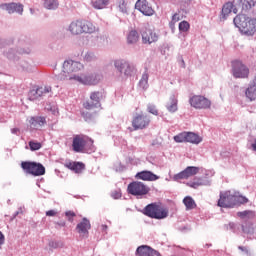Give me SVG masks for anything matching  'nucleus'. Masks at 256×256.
<instances>
[{
  "mask_svg": "<svg viewBox=\"0 0 256 256\" xmlns=\"http://www.w3.org/2000/svg\"><path fill=\"white\" fill-rule=\"evenodd\" d=\"M95 59V54L93 52H87L84 56V61H93Z\"/></svg>",
  "mask_w": 256,
  "mask_h": 256,
  "instance_id": "obj_47",
  "label": "nucleus"
},
{
  "mask_svg": "<svg viewBox=\"0 0 256 256\" xmlns=\"http://www.w3.org/2000/svg\"><path fill=\"white\" fill-rule=\"evenodd\" d=\"M234 25L239 29L243 35H255L256 33V19L249 18L245 14L237 15L234 20Z\"/></svg>",
  "mask_w": 256,
  "mask_h": 256,
  "instance_id": "obj_2",
  "label": "nucleus"
},
{
  "mask_svg": "<svg viewBox=\"0 0 256 256\" xmlns=\"http://www.w3.org/2000/svg\"><path fill=\"white\" fill-rule=\"evenodd\" d=\"M47 123V120H45V117L37 116V117H31L29 120V125L32 129H37V127H43Z\"/></svg>",
  "mask_w": 256,
  "mask_h": 256,
  "instance_id": "obj_24",
  "label": "nucleus"
},
{
  "mask_svg": "<svg viewBox=\"0 0 256 256\" xmlns=\"http://www.w3.org/2000/svg\"><path fill=\"white\" fill-rule=\"evenodd\" d=\"M136 253L139 256H153L156 252L153 250V248L147 245H142L137 248Z\"/></svg>",
  "mask_w": 256,
  "mask_h": 256,
  "instance_id": "obj_25",
  "label": "nucleus"
},
{
  "mask_svg": "<svg viewBox=\"0 0 256 256\" xmlns=\"http://www.w3.org/2000/svg\"><path fill=\"white\" fill-rule=\"evenodd\" d=\"M149 85V74L147 73H144L142 75V78L140 79L139 81V86L142 88V89H147Z\"/></svg>",
  "mask_w": 256,
  "mask_h": 256,
  "instance_id": "obj_36",
  "label": "nucleus"
},
{
  "mask_svg": "<svg viewBox=\"0 0 256 256\" xmlns=\"http://www.w3.org/2000/svg\"><path fill=\"white\" fill-rule=\"evenodd\" d=\"M234 199H235V205H239V204L243 205L249 202V199H247V197L241 196L237 192H234Z\"/></svg>",
  "mask_w": 256,
  "mask_h": 256,
  "instance_id": "obj_35",
  "label": "nucleus"
},
{
  "mask_svg": "<svg viewBox=\"0 0 256 256\" xmlns=\"http://www.w3.org/2000/svg\"><path fill=\"white\" fill-rule=\"evenodd\" d=\"M143 215L150 217V219H167L169 217V209L165 206H162L161 203H151L148 204L143 209Z\"/></svg>",
  "mask_w": 256,
  "mask_h": 256,
  "instance_id": "obj_3",
  "label": "nucleus"
},
{
  "mask_svg": "<svg viewBox=\"0 0 256 256\" xmlns=\"http://www.w3.org/2000/svg\"><path fill=\"white\" fill-rule=\"evenodd\" d=\"M203 141L199 135L193 132H186V143H193L194 145H199Z\"/></svg>",
  "mask_w": 256,
  "mask_h": 256,
  "instance_id": "obj_28",
  "label": "nucleus"
},
{
  "mask_svg": "<svg viewBox=\"0 0 256 256\" xmlns=\"http://www.w3.org/2000/svg\"><path fill=\"white\" fill-rule=\"evenodd\" d=\"M119 198H121V193H116L115 194V199H119Z\"/></svg>",
  "mask_w": 256,
  "mask_h": 256,
  "instance_id": "obj_54",
  "label": "nucleus"
},
{
  "mask_svg": "<svg viewBox=\"0 0 256 256\" xmlns=\"http://www.w3.org/2000/svg\"><path fill=\"white\" fill-rule=\"evenodd\" d=\"M69 31L72 35H82L83 33V20L78 19L70 23Z\"/></svg>",
  "mask_w": 256,
  "mask_h": 256,
  "instance_id": "obj_19",
  "label": "nucleus"
},
{
  "mask_svg": "<svg viewBox=\"0 0 256 256\" xmlns=\"http://www.w3.org/2000/svg\"><path fill=\"white\" fill-rule=\"evenodd\" d=\"M1 7L2 9H5L9 14L19 13L21 15L23 13V4L9 3L2 4Z\"/></svg>",
  "mask_w": 256,
  "mask_h": 256,
  "instance_id": "obj_21",
  "label": "nucleus"
},
{
  "mask_svg": "<svg viewBox=\"0 0 256 256\" xmlns=\"http://www.w3.org/2000/svg\"><path fill=\"white\" fill-rule=\"evenodd\" d=\"M178 103L179 101L177 100L175 95H171L166 103V109L169 111V113H176L178 110Z\"/></svg>",
  "mask_w": 256,
  "mask_h": 256,
  "instance_id": "obj_23",
  "label": "nucleus"
},
{
  "mask_svg": "<svg viewBox=\"0 0 256 256\" xmlns=\"http://www.w3.org/2000/svg\"><path fill=\"white\" fill-rule=\"evenodd\" d=\"M237 216L241 219H245V217H255V214L253 213V211L246 210L243 212H238Z\"/></svg>",
  "mask_w": 256,
  "mask_h": 256,
  "instance_id": "obj_41",
  "label": "nucleus"
},
{
  "mask_svg": "<svg viewBox=\"0 0 256 256\" xmlns=\"http://www.w3.org/2000/svg\"><path fill=\"white\" fill-rule=\"evenodd\" d=\"M185 1V3H189L191 0H184Z\"/></svg>",
  "mask_w": 256,
  "mask_h": 256,
  "instance_id": "obj_57",
  "label": "nucleus"
},
{
  "mask_svg": "<svg viewBox=\"0 0 256 256\" xmlns=\"http://www.w3.org/2000/svg\"><path fill=\"white\" fill-rule=\"evenodd\" d=\"M44 7L49 10L57 9L59 7V2L57 0H45Z\"/></svg>",
  "mask_w": 256,
  "mask_h": 256,
  "instance_id": "obj_34",
  "label": "nucleus"
},
{
  "mask_svg": "<svg viewBox=\"0 0 256 256\" xmlns=\"http://www.w3.org/2000/svg\"><path fill=\"white\" fill-rule=\"evenodd\" d=\"M5 243V235H3V232H0V245H3Z\"/></svg>",
  "mask_w": 256,
  "mask_h": 256,
  "instance_id": "obj_50",
  "label": "nucleus"
},
{
  "mask_svg": "<svg viewBox=\"0 0 256 256\" xmlns=\"http://www.w3.org/2000/svg\"><path fill=\"white\" fill-rule=\"evenodd\" d=\"M239 249H240L241 251H245V248L242 247V246H239Z\"/></svg>",
  "mask_w": 256,
  "mask_h": 256,
  "instance_id": "obj_56",
  "label": "nucleus"
},
{
  "mask_svg": "<svg viewBox=\"0 0 256 256\" xmlns=\"http://www.w3.org/2000/svg\"><path fill=\"white\" fill-rule=\"evenodd\" d=\"M56 225H59L60 227H65V221L57 222Z\"/></svg>",
  "mask_w": 256,
  "mask_h": 256,
  "instance_id": "obj_52",
  "label": "nucleus"
},
{
  "mask_svg": "<svg viewBox=\"0 0 256 256\" xmlns=\"http://www.w3.org/2000/svg\"><path fill=\"white\" fill-rule=\"evenodd\" d=\"M99 81H101V75L95 73L90 75L81 74L77 78V83H82V85H97Z\"/></svg>",
  "mask_w": 256,
  "mask_h": 256,
  "instance_id": "obj_17",
  "label": "nucleus"
},
{
  "mask_svg": "<svg viewBox=\"0 0 256 256\" xmlns=\"http://www.w3.org/2000/svg\"><path fill=\"white\" fill-rule=\"evenodd\" d=\"M21 167L25 173L33 175V177H41V175H45V166L41 163L23 161L21 162Z\"/></svg>",
  "mask_w": 256,
  "mask_h": 256,
  "instance_id": "obj_5",
  "label": "nucleus"
},
{
  "mask_svg": "<svg viewBox=\"0 0 256 256\" xmlns=\"http://www.w3.org/2000/svg\"><path fill=\"white\" fill-rule=\"evenodd\" d=\"M203 180L201 178L195 179L193 182L188 183V187H192V189H198V187L203 186Z\"/></svg>",
  "mask_w": 256,
  "mask_h": 256,
  "instance_id": "obj_39",
  "label": "nucleus"
},
{
  "mask_svg": "<svg viewBox=\"0 0 256 256\" xmlns=\"http://www.w3.org/2000/svg\"><path fill=\"white\" fill-rule=\"evenodd\" d=\"M72 149L75 153H83L85 149H93V140L87 136L76 135L73 138Z\"/></svg>",
  "mask_w": 256,
  "mask_h": 256,
  "instance_id": "obj_4",
  "label": "nucleus"
},
{
  "mask_svg": "<svg viewBox=\"0 0 256 256\" xmlns=\"http://www.w3.org/2000/svg\"><path fill=\"white\" fill-rule=\"evenodd\" d=\"M101 99H103L102 92H92L90 94V101H86L83 104L84 109H87V111H93V109H101Z\"/></svg>",
  "mask_w": 256,
  "mask_h": 256,
  "instance_id": "obj_10",
  "label": "nucleus"
},
{
  "mask_svg": "<svg viewBox=\"0 0 256 256\" xmlns=\"http://www.w3.org/2000/svg\"><path fill=\"white\" fill-rule=\"evenodd\" d=\"M190 105L194 109H209L211 107V100L207 99L205 96L195 95L190 98Z\"/></svg>",
  "mask_w": 256,
  "mask_h": 256,
  "instance_id": "obj_13",
  "label": "nucleus"
},
{
  "mask_svg": "<svg viewBox=\"0 0 256 256\" xmlns=\"http://www.w3.org/2000/svg\"><path fill=\"white\" fill-rule=\"evenodd\" d=\"M232 11L235 14L239 13V10L237 9V7H235L233 2H227L223 5V8H222L223 17H227Z\"/></svg>",
  "mask_w": 256,
  "mask_h": 256,
  "instance_id": "obj_26",
  "label": "nucleus"
},
{
  "mask_svg": "<svg viewBox=\"0 0 256 256\" xmlns=\"http://www.w3.org/2000/svg\"><path fill=\"white\" fill-rule=\"evenodd\" d=\"M252 149H253V151H256V139H255L254 143L252 144Z\"/></svg>",
  "mask_w": 256,
  "mask_h": 256,
  "instance_id": "obj_53",
  "label": "nucleus"
},
{
  "mask_svg": "<svg viewBox=\"0 0 256 256\" xmlns=\"http://www.w3.org/2000/svg\"><path fill=\"white\" fill-rule=\"evenodd\" d=\"M49 247H51L52 249H57V247H59V244L55 241H51L49 242Z\"/></svg>",
  "mask_w": 256,
  "mask_h": 256,
  "instance_id": "obj_49",
  "label": "nucleus"
},
{
  "mask_svg": "<svg viewBox=\"0 0 256 256\" xmlns=\"http://www.w3.org/2000/svg\"><path fill=\"white\" fill-rule=\"evenodd\" d=\"M242 231H243V233H246L247 235L253 233V231H254L253 223H251V222H245V223L242 225Z\"/></svg>",
  "mask_w": 256,
  "mask_h": 256,
  "instance_id": "obj_37",
  "label": "nucleus"
},
{
  "mask_svg": "<svg viewBox=\"0 0 256 256\" xmlns=\"http://www.w3.org/2000/svg\"><path fill=\"white\" fill-rule=\"evenodd\" d=\"M135 9L140 11L143 15H146V17H151V15L155 14V10H153V7L149 5L147 0H138L135 4Z\"/></svg>",
  "mask_w": 256,
  "mask_h": 256,
  "instance_id": "obj_16",
  "label": "nucleus"
},
{
  "mask_svg": "<svg viewBox=\"0 0 256 256\" xmlns=\"http://www.w3.org/2000/svg\"><path fill=\"white\" fill-rule=\"evenodd\" d=\"M199 173V167L195 166H188L185 170L175 174L173 176L174 181H181V179H189V177H195Z\"/></svg>",
  "mask_w": 256,
  "mask_h": 256,
  "instance_id": "obj_14",
  "label": "nucleus"
},
{
  "mask_svg": "<svg viewBox=\"0 0 256 256\" xmlns=\"http://www.w3.org/2000/svg\"><path fill=\"white\" fill-rule=\"evenodd\" d=\"M136 179H141V181H157L159 176L151 171H141L136 174Z\"/></svg>",
  "mask_w": 256,
  "mask_h": 256,
  "instance_id": "obj_22",
  "label": "nucleus"
},
{
  "mask_svg": "<svg viewBox=\"0 0 256 256\" xmlns=\"http://www.w3.org/2000/svg\"><path fill=\"white\" fill-rule=\"evenodd\" d=\"M127 191L130 195L141 197L143 195H147L151 189L143 182L134 181L128 185Z\"/></svg>",
  "mask_w": 256,
  "mask_h": 256,
  "instance_id": "obj_7",
  "label": "nucleus"
},
{
  "mask_svg": "<svg viewBox=\"0 0 256 256\" xmlns=\"http://www.w3.org/2000/svg\"><path fill=\"white\" fill-rule=\"evenodd\" d=\"M102 229L107 230V225H102Z\"/></svg>",
  "mask_w": 256,
  "mask_h": 256,
  "instance_id": "obj_55",
  "label": "nucleus"
},
{
  "mask_svg": "<svg viewBox=\"0 0 256 256\" xmlns=\"http://www.w3.org/2000/svg\"><path fill=\"white\" fill-rule=\"evenodd\" d=\"M174 141L176 143H187V132H182L174 136Z\"/></svg>",
  "mask_w": 256,
  "mask_h": 256,
  "instance_id": "obj_38",
  "label": "nucleus"
},
{
  "mask_svg": "<svg viewBox=\"0 0 256 256\" xmlns=\"http://www.w3.org/2000/svg\"><path fill=\"white\" fill-rule=\"evenodd\" d=\"M232 75L235 79H247L249 77V67L241 60H233L231 62Z\"/></svg>",
  "mask_w": 256,
  "mask_h": 256,
  "instance_id": "obj_6",
  "label": "nucleus"
},
{
  "mask_svg": "<svg viewBox=\"0 0 256 256\" xmlns=\"http://www.w3.org/2000/svg\"><path fill=\"white\" fill-rule=\"evenodd\" d=\"M148 113H151L152 115H159V110H157V106L155 105H149L147 108Z\"/></svg>",
  "mask_w": 256,
  "mask_h": 256,
  "instance_id": "obj_44",
  "label": "nucleus"
},
{
  "mask_svg": "<svg viewBox=\"0 0 256 256\" xmlns=\"http://www.w3.org/2000/svg\"><path fill=\"white\" fill-rule=\"evenodd\" d=\"M89 229H91V222L87 218H83L76 226V231L83 236L89 235Z\"/></svg>",
  "mask_w": 256,
  "mask_h": 256,
  "instance_id": "obj_18",
  "label": "nucleus"
},
{
  "mask_svg": "<svg viewBox=\"0 0 256 256\" xmlns=\"http://www.w3.org/2000/svg\"><path fill=\"white\" fill-rule=\"evenodd\" d=\"M64 167L70 169V171H74V173H83L85 170V164L83 162L68 161L64 164Z\"/></svg>",
  "mask_w": 256,
  "mask_h": 256,
  "instance_id": "obj_20",
  "label": "nucleus"
},
{
  "mask_svg": "<svg viewBox=\"0 0 256 256\" xmlns=\"http://www.w3.org/2000/svg\"><path fill=\"white\" fill-rule=\"evenodd\" d=\"M29 147L32 151H39V149H41L42 145H41V142L30 141Z\"/></svg>",
  "mask_w": 256,
  "mask_h": 256,
  "instance_id": "obj_42",
  "label": "nucleus"
},
{
  "mask_svg": "<svg viewBox=\"0 0 256 256\" xmlns=\"http://www.w3.org/2000/svg\"><path fill=\"white\" fill-rule=\"evenodd\" d=\"M237 3L239 7H241L242 11H249V9L255 7L256 0H238Z\"/></svg>",
  "mask_w": 256,
  "mask_h": 256,
  "instance_id": "obj_29",
  "label": "nucleus"
},
{
  "mask_svg": "<svg viewBox=\"0 0 256 256\" xmlns=\"http://www.w3.org/2000/svg\"><path fill=\"white\" fill-rule=\"evenodd\" d=\"M51 86H37L29 91L28 97L30 101H37L41 97H45L48 93H51Z\"/></svg>",
  "mask_w": 256,
  "mask_h": 256,
  "instance_id": "obj_12",
  "label": "nucleus"
},
{
  "mask_svg": "<svg viewBox=\"0 0 256 256\" xmlns=\"http://www.w3.org/2000/svg\"><path fill=\"white\" fill-rule=\"evenodd\" d=\"M114 66L117 71L125 77H131V75L135 73V66H131V64L125 60H116Z\"/></svg>",
  "mask_w": 256,
  "mask_h": 256,
  "instance_id": "obj_11",
  "label": "nucleus"
},
{
  "mask_svg": "<svg viewBox=\"0 0 256 256\" xmlns=\"http://www.w3.org/2000/svg\"><path fill=\"white\" fill-rule=\"evenodd\" d=\"M183 19V16L179 13H175L173 16H172V21L171 23H173V25H175V23H179V21H181Z\"/></svg>",
  "mask_w": 256,
  "mask_h": 256,
  "instance_id": "obj_46",
  "label": "nucleus"
},
{
  "mask_svg": "<svg viewBox=\"0 0 256 256\" xmlns=\"http://www.w3.org/2000/svg\"><path fill=\"white\" fill-rule=\"evenodd\" d=\"M246 97L250 99V101L256 100V85L253 84L252 86L248 87L246 90Z\"/></svg>",
  "mask_w": 256,
  "mask_h": 256,
  "instance_id": "obj_32",
  "label": "nucleus"
},
{
  "mask_svg": "<svg viewBox=\"0 0 256 256\" xmlns=\"http://www.w3.org/2000/svg\"><path fill=\"white\" fill-rule=\"evenodd\" d=\"M99 31L95 25L92 24L89 20H82V33H95Z\"/></svg>",
  "mask_w": 256,
  "mask_h": 256,
  "instance_id": "obj_27",
  "label": "nucleus"
},
{
  "mask_svg": "<svg viewBox=\"0 0 256 256\" xmlns=\"http://www.w3.org/2000/svg\"><path fill=\"white\" fill-rule=\"evenodd\" d=\"M139 42V32L136 30H132L127 35V43L129 45H134L135 43Z\"/></svg>",
  "mask_w": 256,
  "mask_h": 256,
  "instance_id": "obj_30",
  "label": "nucleus"
},
{
  "mask_svg": "<svg viewBox=\"0 0 256 256\" xmlns=\"http://www.w3.org/2000/svg\"><path fill=\"white\" fill-rule=\"evenodd\" d=\"M118 7H119L121 13H127V1L118 0Z\"/></svg>",
  "mask_w": 256,
  "mask_h": 256,
  "instance_id": "obj_43",
  "label": "nucleus"
},
{
  "mask_svg": "<svg viewBox=\"0 0 256 256\" xmlns=\"http://www.w3.org/2000/svg\"><path fill=\"white\" fill-rule=\"evenodd\" d=\"M65 215H66L68 221H70V223H73V219H75V217H77V214H75V212H73V211H66Z\"/></svg>",
  "mask_w": 256,
  "mask_h": 256,
  "instance_id": "obj_45",
  "label": "nucleus"
},
{
  "mask_svg": "<svg viewBox=\"0 0 256 256\" xmlns=\"http://www.w3.org/2000/svg\"><path fill=\"white\" fill-rule=\"evenodd\" d=\"M151 123V118L146 113L140 112L132 119V127L134 131H139V129H147Z\"/></svg>",
  "mask_w": 256,
  "mask_h": 256,
  "instance_id": "obj_8",
  "label": "nucleus"
},
{
  "mask_svg": "<svg viewBox=\"0 0 256 256\" xmlns=\"http://www.w3.org/2000/svg\"><path fill=\"white\" fill-rule=\"evenodd\" d=\"M11 133H13L14 135H17V133H19V128H13L11 130Z\"/></svg>",
  "mask_w": 256,
  "mask_h": 256,
  "instance_id": "obj_51",
  "label": "nucleus"
},
{
  "mask_svg": "<svg viewBox=\"0 0 256 256\" xmlns=\"http://www.w3.org/2000/svg\"><path fill=\"white\" fill-rule=\"evenodd\" d=\"M218 207L233 209V207H235V192L226 191L224 193H220Z\"/></svg>",
  "mask_w": 256,
  "mask_h": 256,
  "instance_id": "obj_9",
  "label": "nucleus"
},
{
  "mask_svg": "<svg viewBox=\"0 0 256 256\" xmlns=\"http://www.w3.org/2000/svg\"><path fill=\"white\" fill-rule=\"evenodd\" d=\"M183 203L186 207V211H191L197 207V203H195V200H193V198H191V196H186L183 199Z\"/></svg>",
  "mask_w": 256,
  "mask_h": 256,
  "instance_id": "obj_31",
  "label": "nucleus"
},
{
  "mask_svg": "<svg viewBox=\"0 0 256 256\" xmlns=\"http://www.w3.org/2000/svg\"><path fill=\"white\" fill-rule=\"evenodd\" d=\"M159 41V34L155 32L153 29H145L142 32V43L144 45H151L153 43H157Z\"/></svg>",
  "mask_w": 256,
  "mask_h": 256,
  "instance_id": "obj_15",
  "label": "nucleus"
},
{
  "mask_svg": "<svg viewBox=\"0 0 256 256\" xmlns=\"http://www.w3.org/2000/svg\"><path fill=\"white\" fill-rule=\"evenodd\" d=\"M84 66L81 62L73 61V60H66L62 66V73L59 77L60 81H71L77 82V78L81 77L79 75L80 71H83Z\"/></svg>",
  "mask_w": 256,
  "mask_h": 256,
  "instance_id": "obj_1",
  "label": "nucleus"
},
{
  "mask_svg": "<svg viewBox=\"0 0 256 256\" xmlns=\"http://www.w3.org/2000/svg\"><path fill=\"white\" fill-rule=\"evenodd\" d=\"M190 27L191 26L189 25V22H187V21H182L179 23V31L181 33H187V31H189Z\"/></svg>",
  "mask_w": 256,
  "mask_h": 256,
  "instance_id": "obj_40",
  "label": "nucleus"
},
{
  "mask_svg": "<svg viewBox=\"0 0 256 256\" xmlns=\"http://www.w3.org/2000/svg\"><path fill=\"white\" fill-rule=\"evenodd\" d=\"M58 212L57 210H48L46 211V217H57Z\"/></svg>",
  "mask_w": 256,
  "mask_h": 256,
  "instance_id": "obj_48",
  "label": "nucleus"
},
{
  "mask_svg": "<svg viewBox=\"0 0 256 256\" xmlns=\"http://www.w3.org/2000/svg\"><path fill=\"white\" fill-rule=\"evenodd\" d=\"M1 246H2V245L0 244V249H1Z\"/></svg>",
  "mask_w": 256,
  "mask_h": 256,
  "instance_id": "obj_58",
  "label": "nucleus"
},
{
  "mask_svg": "<svg viewBox=\"0 0 256 256\" xmlns=\"http://www.w3.org/2000/svg\"><path fill=\"white\" fill-rule=\"evenodd\" d=\"M109 5V0H95L92 1V7L94 9H105Z\"/></svg>",
  "mask_w": 256,
  "mask_h": 256,
  "instance_id": "obj_33",
  "label": "nucleus"
}]
</instances>
